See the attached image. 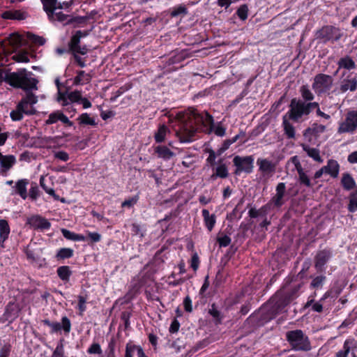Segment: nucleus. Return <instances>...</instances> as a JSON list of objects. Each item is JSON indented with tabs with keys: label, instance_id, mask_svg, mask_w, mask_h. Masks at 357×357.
Instances as JSON below:
<instances>
[{
	"label": "nucleus",
	"instance_id": "1",
	"mask_svg": "<svg viewBox=\"0 0 357 357\" xmlns=\"http://www.w3.org/2000/svg\"><path fill=\"white\" fill-rule=\"evenodd\" d=\"M176 119L178 123L176 135L182 143L191 142L197 128H202L207 133L213 131L219 137L225 135L226 129L220 124L214 126L212 116L206 112L199 113L195 109L179 112L176 114Z\"/></svg>",
	"mask_w": 357,
	"mask_h": 357
},
{
	"label": "nucleus",
	"instance_id": "2",
	"mask_svg": "<svg viewBox=\"0 0 357 357\" xmlns=\"http://www.w3.org/2000/svg\"><path fill=\"white\" fill-rule=\"evenodd\" d=\"M31 75V72L22 68L17 72L7 73L3 77V81L13 88L22 89L24 91L36 90L38 81L36 78L29 77Z\"/></svg>",
	"mask_w": 357,
	"mask_h": 357
},
{
	"label": "nucleus",
	"instance_id": "3",
	"mask_svg": "<svg viewBox=\"0 0 357 357\" xmlns=\"http://www.w3.org/2000/svg\"><path fill=\"white\" fill-rule=\"evenodd\" d=\"M286 337L295 350L307 351L310 349L308 337L304 335L301 330L289 331L286 334Z\"/></svg>",
	"mask_w": 357,
	"mask_h": 357
},
{
	"label": "nucleus",
	"instance_id": "4",
	"mask_svg": "<svg viewBox=\"0 0 357 357\" xmlns=\"http://www.w3.org/2000/svg\"><path fill=\"white\" fill-rule=\"evenodd\" d=\"M317 38L324 43L339 40L343 36L342 30L337 26L326 25L320 29L316 33Z\"/></svg>",
	"mask_w": 357,
	"mask_h": 357
},
{
	"label": "nucleus",
	"instance_id": "5",
	"mask_svg": "<svg viewBox=\"0 0 357 357\" xmlns=\"http://www.w3.org/2000/svg\"><path fill=\"white\" fill-rule=\"evenodd\" d=\"M357 129V110L349 111L337 128L339 134L354 133Z\"/></svg>",
	"mask_w": 357,
	"mask_h": 357
},
{
	"label": "nucleus",
	"instance_id": "6",
	"mask_svg": "<svg viewBox=\"0 0 357 357\" xmlns=\"http://www.w3.org/2000/svg\"><path fill=\"white\" fill-rule=\"evenodd\" d=\"M289 107L290 109L286 115L295 121H298L303 116H307L310 114L306 102L300 99L293 98Z\"/></svg>",
	"mask_w": 357,
	"mask_h": 357
},
{
	"label": "nucleus",
	"instance_id": "7",
	"mask_svg": "<svg viewBox=\"0 0 357 357\" xmlns=\"http://www.w3.org/2000/svg\"><path fill=\"white\" fill-rule=\"evenodd\" d=\"M333 84V79L326 74H318L314 78L312 89L317 95L328 92Z\"/></svg>",
	"mask_w": 357,
	"mask_h": 357
},
{
	"label": "nucleus",
	"instance_id": "8",
	"mask_svg": "<svg viewBox=\"0 0 357 357\" xmlns=\"http://www.w3.org/2000/svg\"><path fill=\"white\" fill-rule=\"evenodd\" d=\"M234 165L236 167L235 174L238 175L241 172L250 174L252 172L254 168V158L252 155L249 156H235L233 160Z\"/></svg>",
	"mask_w": 357,
	"mask_h": 357
},
{
	"label": "nucleus",
	"instance_id": "9",
	"mask_svg": "<svg viewBox=\"0 0 357 357\" xmlns=\"http://www.w3.org/2000/svg\"><path fill=\"white\" fill-rule=\"evenodd\" d=\"M41 322L45 326L51 328V331H50L51 334L58 333L63 330L66 335H68L71 330L70 320L66 316L61 318V323L52 322L48 319H43Z\"/></svg>",
	"mask_w": 357,
	"mask_h": 357
},
{
	"label": "nucleus",
	"instance_id": "10",
	"mask_svg": "<svg viewBox=\"0 0 357 357\" xmlns=\"http://www.w3.org/2000/svg\"><path fill=\"white\" fill-rule=\"evenodd\" d=\"M50 2H46V3H42L43 9L45 12L47 19L51 20L53 18L54 11L56 10L68 9L70 8L73 1L70 0L68 1L59 2L58 0H51Z\"/></svg>",
	"mask_w": 357,
	"mask_h": 357
},
{
	"label": "nucleus",
	"instance_id": "11",
	"mask_svg": "<svg viewBox=\"0 0 357 357\" xmlns=\"http://www.w3.org/2000/svg\"><path fill=\"white\" fill-rule=\"evenodd\" d=\"M26 225H29L34 229L48 230L51 227V223L45 218L40 215H33L26 220Z\"/></svg>",
	"mask_w": 357,
	"mask_h": 357
},
{
	"label": "nucleus",
	"instance_id": "12",
	"mask_svg": "<svg viewBox=\"0 0 357 357\" xmlns=\"http://www.w3.org/2000/svg\"><path fill=\"white\" fill-rule=\"evenodd\" d=\"M257 164L259 166V171L263 176L271 177L275 172V164L265 158H258Z\"/></svg>",
	"mask_w": 357,
	"mask_h": 357
},
{
	"label": "nucleus",
	"instance_id": "13",
	"mask_svg": "<svg viewBox=\"0 0 357 357\" xmlns=\"http://www.w3.org/2000/svg\"><path fill=\"white\" fill-rule=\"evenodd\" d=\"M326 130L325 126L314 123L304 131L303 136L307 141L312 142L324 133Z\"/></svg>",
	"mask_w": 357,
	"mask_h": 357
},
{
	"label": "nucleus",
	"instance_id": "14",
	"mask_svg": "<svg viewBox=\"0 0 357 357\" xmlns=\"http://www.w3.org/2000/svg\"><path fill=\"white\" fill-rule=\"evenodd\" d=\"M29 183V181L27 178H22L16 182L15 185L14 187L15 193L18 195L22 199L24 200L28 197L26 187Z\"/></svg>",
	"mask_w": 357,
	"mask_h": 357
},
{
	"label": "nucleus",
	"instance_id": "15",
	"mask_svg": "<svg viewBox=\"0 0 357 357\" xmlns=\"http://www.w3.org/2000/svg\"><path fill=\"white\" fill-rule=\"evenodd\" d=\"M10 228L8 222L5 219H0V247L5 248L4 243L8 238Z\"/></svg>",
	"mask_w": 357,
	"mask_h": 357
},
{
	"label": "nucleus",
	"instance_id": "16",
	"mask_svg": "<svg viewBox=\"0 0 357 357\" xmlns=\"http://www.w3.org/2000/svg\"><path fill=\"white\" fill-rule=\"evenodd\" d=\"M286 191V185L284 183H279L276 187L275 195L272 198L271 202L275 206H281L284 202L283 197Z\"/></svg>",
	"mask_w": 357,
	"mask_h": 357
},
{
	"label": "nucleus",
	"instance_id": "17",
	"mask_svg": "<svg viewBox=\"0 0 357 357\" xmlns=\"http://www.w3.org/2000/svg\"><path fill=\"white\" fill-rule=\"evenodd\" d=\"M32 115L35 114V110H26L25 108L18 102L16 109L13 110L10 114V118L14 121H21L23 119V114Z\"/></svg>",
	"mask_w": 357,
	"mask_h": 357
},
{
	"label": "nucleus",
	"instance_id": "18",
	"mask_svg": "<svg viewBox=\"0 0 357 357\" xmlns=\"http://www.w3.org/2000/svg\"><path fill=\"white\" fill-rule=\"evenodd\" d=\"M1 17L4 20H22L25 19L26 15L24 12L19 10H9L3 12L1 14Z\"/></svg>",
	"mask_w": 357,
	"mask_h": 357
},
{
	"label": "nucleus",
	"instance_id": "19",
	"mask_svg": "<svg viewBox=\"0 0 357 357\" xmlns=\"http://www.w3.org/2000/svg\"><path fill=\"white\" fill-rule=\"evenodd\" d=\"M56 274L59 279L66 284L70 281L73 271L68 266H61L57 268Z\"/></svg>",
	"mask_w": 357,
	"mask_h": 357
},
{
	"label": "nucleus",
	"instance_id": "20",
	"mask_svg": "<svg viewBox=\"0 0 357 357\" xmlns=\"http://www.w3.org/2000/svg\"><path fill=\"white\" fill-rule=\"evenodd\" d=\"M61 234L63 237L68 240L73 241H86L87 238L82 234H76L67 229L63 228L61 229Z\"/></svg>",
	"mask_w": 357,
	"mask_h": 357
},
{
	"label": "nucleus",
	"instance_id": "21",
	"mask_svg": "<svg viewBox=\"0 0 357 357\" xmlns=\"http://www.w3.org/2000/svg\"><path fill=\"white\" fill-rule=\"evenodd\" d=\"M15 157L13 155H3L0 160L1 167H2L1 172H6L9 170L15 163Z\"/></svg>",
	"mask_w": 357,
	"mask_h": 357
},
{
	"label": "nucleus",
	"instance_id": "22",
	"mask_svg": "<svg viewBox=\"0 0 357 357\" xmlns=\"http://www.w3.org/2000/svg\"><path fill=\"white\" fill-rule=\"evenodd\" d=\"M331 257V253L326 250H322L317 253L315 259V266L317 268H321Z\"/></svg>",
	"mask_w": 357,
	"mask_h": 357
},
{
	"label": "nucleus",
	"instance_id": "23",
	"mask_svg": "<svg viewBox=\"0 0 357 357\" xmlns=\"http://www.w3.org/2000/svg\"><path fill=\"white\" fill-rule=\"evenodd\" d=\"M339 168V164L333 160H328L327 165L324 166L325 173L330 174L334 178L338 176Z\"/></svg>",
	"mask_w": 357,
	"mask_h": 357
},
{
	"label": "nucleus",
	"instance_id": "24",
	"mask_svg": "<svg viewBox=\"0 0 357 357\" xmlns=\"http://www.w3.org/2000/svg\"><path fill=\"white\" fill-rule=\"evenodd\" d=\"M202 215L204 221L208 230L211 231L215 224L216 220L215 215H211L209 211L206 209L202 210Z\"/></svg>",
	"mask_w": 357,
	"mask_h": 357
},
{
	"label": "nucleus",
	"instance_id": "25",
	"mask_svg": "<svg viewBox=\"0 0 357 357\" xmlns=\"http://www.w3.org/2000/svg\"><path fill=\"white\" fill-rule=\"evenodd\" d=\"M155 152L158 153V157L164 160H169L175 155V153L166 146H158Z\"/></svg>",
	"mask_w": 357,
	"mask_h": 357
},
{
	"label": "nucleus",
	"instance_id": "26",
	"mask_svg": "<svg viewBox=\"0 0 357 357\" xmlns=\"http://www.w3.org/2000/svg\"><path fill=\"white\" fill-rule=\"evenodd\" d=\"M26 92V96L22 98V100L19 102L20 104L25 108V106L27 105H34L38 102V97L31 91H24Z\"/></svg>",
	"mask_w": 357,
	"mask_h": 357
},
{
	"label": "nucleus",
	"instance_id": "27",
	"mask_svg": "<svg viewBox=\"0 0 357 357\" xmlns=\"http://www.w3.org/2000/svg\"><path fill=\"white\" fill-rule=\"evenodd\" d=\"M355 340L354 338L347 339L343 344V349L336 354L335 357H347L351 347L354 345Z\"/></svg>",
	"mask_w": 357,
	"mask_h": 357
},
{
	"label": "nucleus",
	"instance_id": "28",
	"mask_svg": "<svg viewBox=\"0 0 357 357\" xmlns=\"http://www.w3.org/2000/svg\"><path fill=\"white\" fill-rule=\"evenodd\" d=\"M91 77L89 74L86 73L84 70L77 72V75L74 78L73 83L75 85L84 84L91 81Z\"/></svg>",
	"mask_w": 357,
	"mask_h": 357
},
{
	"label": "nucleus",
	"instance_id": "29",
	"mask_svg": "<svg viewBox=\"0 0 357 357\" xmlns=\"http://www.w3.org/2000/svg\"><path fill=\"white\" fill-rule=\"evenodd\" d=\"M73 254L74 250L72 248H60L57 251L55 257L57 259V261H61L71 258L73 256Z\"/></svg>",
	"mask_w": 357,
	"mask_h": 357
},
{
	"label": "nucleus",
	"instance_id": "30",
	"mask_svg": "<svg viewBox=\"0 0 357 357\" xmlns=\"http://www.w3.org/2000/svg\"><path fill=\"white\" fill-rule=\"evenodd\" d=\"M302 147L309 157L313 158L317 162H323V160L319 155V151L318 149L315 148H311L309 146L305 144H303Z\"/></svg>",
	"mask_w": 357,
	"mask_h": 357
},
{
	"label": "nucleus",
	"instance_id": "31",
	"mask_svg": "<svg viewBox=\"0 0 357 357\" xmlns=\"http://www.w3.org/2000/svg\"><path fill=\"white\" fill-rule=\"evenodd\" d=\"M356 89L357 80L356 78L344 80L340 86V91L342 93H344L348 90H350L351 91H354L356 90Z\"/></svg>",
	"mask_w": 357,
	"mask_h": 357
},
{
	"label": "nucleus",
	"instance_id": "32",
	"mask_svg": "<svg viewBox=\"0 0 357 357\" xmlns=\"http://www.w3.org/2000/svg\"><path fill=\"white\" fill-rule=\"evenodd\" d=\"M169 132V128L165 125L160 126L155 134V140L158 143L164 142Z\"/></svg>",
	"mask_w": 357,
	"mask_h": 357
},
{
	"label": "nucleus",
	"instance_id": "33",
	"mask_svg": "<svg viewBox=\"0 0 357 357\" xmlns=\"http://www.w3.org/2000/svg\"><path fill=\"white\" fill-rule=\"evenodd\" d=\"M287 116H283L282 125L284 130L288 138L292 139L295 137V129L292 124H291L287 119Z\"/></svg>",
	"mask_w": 357,
	"mask_h": 357
},
{
	"label": "nucleus",
	"instance_id": "34",
	"mask_svg": "<svg viewBox=\"0 0 357 357\" xmlns=\"http://www.w3.org/2000/svg\"><path fill=\"white\" fill-rule=\"evenodd\" d=\"M90 17H91L89 15L76 17L70 16V19H68L67 21V24H76L77 25L83 26L89 22Z\"/></svg>",
	"mask_w": 357,
	"mask_h": 357
},
{
	"label": "nucleus",
	"instance_id": "35",
	"mask_svg": "<svg viewBox=\"0 0 357 357\" xmlns=\"http://www.w3.org/2000/svg\"><path fill=\"white\" fill-rule=\"evenodd\" d=\"M329 296L328 293L326 292L324 296L320 299L319 302L314 303V300H310L305 304V307H310L312 305V310L317 312H321L323 310V305L321 302L328 298Z\"/></svg>",
	"mask_w": 357,
	"mask_h": 357
},
{
	"label": "nucleus",
	"instance_id": "36",
	"mask_svg": "<svg viewBox=\"0 0 357 357\" xmlns=\"http://www.w3.org/2000/svg\"><path fill=\"white\" fill-rule=\"evenodd\" d=\"M82 31L79 30L71 37L69 43V50L72 52L76 48L79 47Z\"/></svg>",
	"mask_w": 357,
	"mask_h": 357
},
{
	"label": "nucleus",
	"instance_id": "37",
	"mask_svg": "<svg viewBox=\"0 0 357 357\" xmlns=\"http://www.w3.org/2000/svg\"><path fill=\"white\" fill-rule=\"evenodd\" d=\"M338 66L340 68L351 70L355 68V63L349 56H345L339 60Z\"/></svg>",
	"mask_w": 357,
	"mask_h": 357
},
{
	"label": "nucleus",
	"instance_id": "38",
	"mask_svg": "<svg viewBox=\"0 0 357 357\" xmlns=\"http://www.w3.org/2000/svg\"><path fill=\"white\" fill-rule=\"evenodd\" d=\"M63 114V112L61 110H56L52 112L48 116V119L45 121V124L52 125L56 123L59 121H61Z\"/></svg>",
	"mask_w": 357,
	"mask_h": 357
},
{
	"label": "nucleus",
	"instance_id": "39",
	"mask_svg": "<svg viewBox=\"0 0 357 357\" xmlns=\"http://www.w3.org/2000/svg\"><path fill=\"white\" fill-rule=\"evenodd\" d=\"M299 91L303 99L305 101H312L314 98V94L307 85L301 86Z\"/></svg>",
	"mask_w": 357,
	"mask_h": 357
},
{
	"label": "nucleus",
	"instance_id": "40",
	"mask_svg": "<svg viewBox=\"0 0 357 357\" xmlns=\"http://www.w3.org/2000/svg\"><path fill=\"white\" fill-rule=\"evenodd\" d=\"M70 15L64 14L61 11L56 12V11H54L53 18L51 20H48L51 22H54L57 21V22L65 23L67 24V21L68 19H70Z\"/></svg>",
	"mask_w": 357,
	"mask_h": 357
},
{
	"label": "nucleus",
	"instance_id": "41",
	"mask_svg": "<svg viewBox=\"0 0 357 357\" xmlns=\"http://www.w3.org/2000/svg\"><path fill=\"white\" fill-rule=\"evenodd\" d=\"M80 125L96 126L95 120L90 117L87 113H83L77 119Z\"/></svg>",
	"mask_w": 357,
	"mask_h": 357
},
{
	"label": "nucleus",
	"instance_id": "42",
	"mask_svg": "<svg viewBox=\"0 0 357 357\" xmlns=\"http://www.w3.org/2000/svg\"><path fill=\"white\" fill-rule=\"evenodd\" d=\"M342 184L346 190H351L354 188L355 181L349 174H346L342 178Z\"/></svg>",
	"mask_w": 357,
	"mask_h": 357
},
{
	"label": "nucleus",
	"instance_id": "43",
	"mask_svg": "<svg viewBox=\"0 0 357 357\" xmlns=\"http://www.w3.org/2000/svg\"><path fill=\"white\" fill-rule=\"evenodd\" d=\"M298 181L301 185H303L307 188H311L313 186L312 183L307 174V173L303 170L301 172L298 173Z\"/></svg>",
	"mask_w": 357,
	"mask_h": 357
},
{
	"label": "nucleus",
	"instance_id": "44",
	"mask_svg": "<svg viewBox=\"0 0 357 357\" xmlns=\"http://www.w3.org/2000/svg\"><path fill=\"white\" fill-rule=\"evenodd\" d=\"M40 190L36 183L32 182L29 192V196L32 201H36L39 197Z\"/></svg>",
	"mask_w": 357,
	"mask_h": 357
},
{
	"label": "nucleus",
	"instance_id": "45",
	"mask_svg": "<svg viewBox=\"0 0 357 357\" xmlns=\"http://www.w3.org/2000/svg\"><path fill=\"white\" fill-rule=\"evenodd\" d=\"M86 297L81 296V295L78 296L77 309L79 310V315H82L83 313L86 311Z\"/></svg>",
	"mask_w": 357,
	"mask_h": 357
},
{
	"label": "nucleus",
	"instance_id": "46",
	"mask_svg": "<svg viewBox=\"0 0 357 357\" xmlns=\"http://www.w3.org/2000/svg\"><path fill=\"white\" fill-rule=\"evenodd\" d=\"M68 98L71 102H79L82 99V93L79 91H74L68 93Z\"/></svg>",
	"mask_w": 357,
	"mask_h": 357
},
{
	"label": "nucleus",
	"instance_id": "47",
	"mask_svg": "<svg viewBox=\"0 0 357 357\" xmlns=\"http://www.w3.org/2000/svg\"><path fill=\"white\" fill-rule=\"evenodd\" d=\"M215 176L220 178H226L228 176V171L225 165H220L217 167Z\"/></svg>",
	"mask_w": 357,
	"mask_h": 357
},
{
	"label": "nucleus",
	"instance_id": "48",
	"mask_svg": "<svg viewBox=\"0 0 357 357\" xmlns=\"http://www.w3.org/2000/svg\"><path fill=\"white\" fill-rule=\"evenodd\" d=\"M89 354H100L102 349L100 345L97 342H93L87 349Z\"/></svg>",
	"mask_w": 357,
	"mask_h": 357
},
{
	"label": "nucleus",
	"instance_id": "49",
	"mask_svg": "<svg viewBox=\"0 0 357 357\" xmlns=\"http://www.w3.org/2000/svg\"><path fill=\"white\" fill-rule=\"evenodd\" d=\"M64 349L63 344L61 341L56 346L55 350L53 351L51 357H63Z\"/></svg>",
	"mask_w": 357,
	"mask_h": 357
},
{
	"label": "nucleus",
	"instance_id": "50",
	"mask_svg": "<svg viewBox=\"0 0 357 357\" xmlns=\"http://www.w3.org/2000/svg\"><path fill=\"white\" fill-rule=\"evenodd\" d=\"M348 209L350 212H352V213L357 211V196L356 195H351Z\"/></svg>",
	"mask_w": 357,
	"mask_h": 357
},
{
	"label": "nucleus",
	"instance_id": "51",
	"mask_svg": "<svg viewBox=\"0 0 357 357\" xmlns=\"http://www.w3.org/2000/svg\"><path fill=\"white\" fill-rule=\"evenodd\" d=\"M290 162L294 165V168L297 171L298 174L304 170L301 166L300 160L298 156L295 155L292 157L290 160Z\"/></svg>",
	"mask_w": 357,
	"mask_h": 357
},
{
	"label": "nucleus",
	"instance_id": "52",
	"mask_svg": "<svg viewBox=\"0 0 357 357\" xmlns=\"http://www.w3.org/2000/svg\"><path fill=\"white\" fill-rule=\"evenodd\" d=\"M290 162L294 165V168L297 171L298 174L304 170L301 166L300 160L298 156L295 155L292 157L290 160Z\"/></svg>",
	"mask_w": 357,
	"mask_h": 357
},
{
	"label": "nucleus",
	"instance_id": "53",
	"mask_svg": "<svg viewBox=\"0 0 357 357\" xmlns=\"http://www.w3.org/2000/svg\"><path fill=\"white\" fill-rule=\"evenodd\" d=\"M55 158L59 159L61 161L66 162L69 160V155L67 152L63 151H59L55 152L54 154Z\"/></svg>",
	"mask_w": 357,
	"mask_h": 357
},
{
	"label": "nucleus",
	"instance_id": "54",
	"mask_svg": "<svg viewBox=\"0 0 357 357\" xmlns=\"http://www.w3.org/2000/svg\"><path fill=\"white\" fill-rule=\"evenodd\" d=\"M238 17L242 20H245L248 17V7L246 5L241 6L237 10Z\"/></svg>",
	"mask_w": 357,
	"mask_h": 357
},
{
	"label": "nucleus",
	"instance_id": "55",
	"mask_svg": "<svg viewBox=\"0 0 357 357\" xmlns=\"http://www.w3.org/2000/svg\"><path fill=\"white\" fill-rule=\"evenodd\" d=\"M325 279L326 278L324 276H317L312 281L311 286L314 288L319 287L321 286Z\"/></svg>",
	"mask_w": 357,
	"mask_h": 357
},
{
	"label": "nucleus",
	"instance_id": "56",
	"mask_svg": "<svg viewBox=\"0 0 357 357\" xmlns=\"http://www.w3.org/2000/svg\"><path fill=\"white\" fill-rule=\"evenodd\" d=\"M138 197L137 196L131 197L127 200H125L123 202H122L121 206L122 207H128L130 208L133 206L137 202Z\"/></svg>",
	"mask_w": 357,
	"mask_h": 357
},
{
	"label": "nucleus",
	"instance_id": "57",
	"mask_svg": "<svg viewBox=\"0 0 357 357\" xmlns=\"http://www.w3.org/2000/svg\"><path fill=\"white\" fill-rule=\"evenodd\" d=\"M190 265L195 271H196L198 269L199 265V257L197 253H195L192 255V259H191Z\"/></svg>",
	"mask_w": 357,
	"mask_h": 357
},
{
	"label": "nucleus",
	"instance_id": "58",
	"mask_svg": "<svg viewBox=\"0 0 357 357\" xmlns=\"http://www.w3.org/2000/svg\"><path fill=\"white\" fill-rule=\"evenodd\" d=\"M30 39L32 40L33 43L38 44L39 45H43L46 42L45 39L43 37L34 34L31 36Z\"/></svg>",
	"mask_w": 357,
	"mask_h": 357
},
{
	"label": "nucleus",
	"instance_id": "59",
	"mask_svg": "<svg viewBox=\"0 0 357 357\" xmlns=\"http://www.w3.org/2000/svg\"><path fill=\"white\" fill-rule=\"evenodd\" d=\"M218 241L220 246L226 247L230 244L231 238L228 236L225 235L222 237L218 238Z\"/></svg>",
	"mask_w": 357,
	"mask_h": 357
},
{
	"label": "nucleus",
	"instance_id": "60",
	"mask_svg": "<svg viewBox=\"0 0 357 357\" xmlns=\"http://www.w3.org/2000/svg\"><path fill=\"white\" fill-rule=\"evenodd\" d=\"M10 352V345L5 344L0 349V357H8Z\"/></svg>",
	"mask_w": 357,
	"mask_h": 357
},
{
	"label": "nucleus",
	"instance_id": "61",
	"mask_svg": "<svg viewBox=\"0 0 357 357\" xmlns=\"http://www.w3.org/2000/svg\"><path fill=\"white\" fill-rule=\"evenodd\" d=\"M10 43L15 45H21V36L18 33H12L10 35Z\"/></svg>",
	"mask_w": 357,
	"mask_h": 357
},
{
	"label": "nucleus",
	"instance_id": "62",
	"mask_svg": "<svg viewBox=\"0 0 357 357\" xmlns=\"http://www.w3.org/2000/svg\"><path fill=\"white\" fill-rule=\"evenodd\" d=\"M183 305H184V309L185 311H187L188 312H192V301L188 296L184 298Z\"/></svg>",
	"mask_w": 357,
	"mask_h": 357
},
{
	"label": "nucleus",
	"instance_id": "63",
	"mask_svg": "<svg viewBox=\"0 0 357 357\" xmlns=\"http://www.w3.org/2000/svg\"><path fill=\"white\" fill-rule=\"evenodd\" d=\"M100 234L97 232H89L87 238H90L92 243H96L100 241Z\"/></svg>",
	"mask_w": 357,
	"mask_h": 357
},
{
	"label": "nucleus",
	"instance_id": "64",
	"mask_svg": "<svg viewBox=\"0 0 357 357\" xmlns=\"http://www.w3.org/2000/svg\"><path fill=\"white\" fill-rule=\"evenodd\" d=\"M179 327H180V324H179L178 321L177 320L174 319L172 322L171 326L169 327V332L172 333H176L178 331Z\"/></svg>",
	"mask_w": 357,
	"mask_h": 357
}]
</instances>
